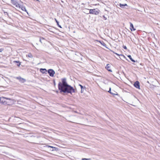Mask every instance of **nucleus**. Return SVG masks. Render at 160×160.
<instances>
[{
    "label": "nucleus",
    "mask_w": 160,
    "mask_h": 160,
    "mask_svg": "<svg viewBox=\"0 0 160 160\" xmlns=\"http://www.w3.org/2000/svg\"><path fill=\"white\" fill-rule=\"evenodd\" d=\"M111 94H113V95H118V94H117V92H115V91H114L113 90L111 92Z\"/></svg>",
    "instance_id": "2eb2a0df"
},
{
    "label": "nucleus",
    "mask_w": 160,
    "mask_h": 160,
    "mask_svg": "<svg viewBox=\"0 0 160 160\" xmlns=\"http://www.w3.org/2000/svg\"><path fill=\"white\" fill-rule=\"evenodd\" d=\"M159 95H160V93L159 94Z\"/></svg>",
    "instance_id": "7c9ffc66"
},
{
    "label": "nucleus",
    "mask_w": 160,
    "mask_h": 160,
    "mask_svg": "<svg viewBox=\"0 0 160 160\" xmlns=\"http://www.w3.org/2000/svg\"><path fill=\"white\" fill-rule=\"evenodd\" d=\"M99 42L101 43V44L103 45V46H104L105 45V44L103 42L102 43L100 41Z\"/></svg>",
    "instance_id": "b1692460"
},
{
    "label": "nucleus",
    "mask_w": 160,
    "mask_h": 160,
    "mask_svg": "<svg viewBox=\"0 0 160 160\" xmlns=\"http://www.w3.org/2000/svg\"><path fill=\"white\" fill-rule=\"evenodd\" d=\"M2 10L3 11V12L5 13V15H8V13L7 12H5L3 10Z\"/></svg>",
    "instance_id": "5701e85b"
},
{
    "label": "nucleus",
    "mask_w": 160,
    "mask_h": 160,
    "mask_svg": "<svg viewBox=\"0 0 160 160\" xmlns=\"http://www.w3.org/2000/svg\"><path fill=\"white\" fill-rule=\"evenodd\" d=\"M48 72L49 75L52 77H53L54 74H55V71L52 69H49L48 70Z\"/></svg>",
    "instance_id": "20e7f679"
},
{
    "label": "nucleus",
    "mask_w": 160,
    "mask_h": 160,
    "mask_svg": "<svg viewBox=\"0 0 160 160\" xmlns=\"http://www.w3.org/2000/svg\"><path fill=\"white\" fill-rule=\"evenodd\" d=\"M123 48L124 49H127V47H126V46H123Z\"/></svg>",
    "instance_id": "a878e982"
},
{
    "label": "nucleus",
    "mask_w": 160,
    "mask_h": 160,
    "mask_svg": "<svg viewBox=\"0 0 160 160\" xmlns=\"http://www.w3.org/2000/svg\"><path fill=\"white\" fill-rule=\"evenodd\" d=\"M89 13L97 15L99 14V12L96 9H90L89 10Z\"/></svg>",
    "instance_id": "7ed1b4c3"
},
{
    "label": "nucleus",
    "mask_w": 160,
    "mask_h": 160,
    "mask_svg": "<svg viewBox=\"0 0 160 160\" xmlns=\"http://www.w3.org/2000/svg\"><path fill=\"white\" fill-rule=\"evenodd\" d=\"M37 1H38V0H36Z\"/></svg>",
    "instance_id": "c756f323"
},
{
    "label": "nucleus",
    "mask_w": 160,
    "mask_h": 160,
    "mask_svg": "<svg viewBox=\"0 0 160 160\" xmlns=\"http://www.w3.org/2000/svg\"><path fill=\"white\" fill-rule=\"evenodd\" d=\"M11 2L17 7H20V5L18 2L15 0H11Z\"/></svg>",
    "instance_id": "39448f33"
},
{
    "label": "nucleus",
    "mask_w": 160,
    "mask_h": 160,
    "mask_svg": "<svg viewBox=\"0 0 160 160\" xmlns=\"http://www.w3.org/2000/svg\"><path fill=\"white\" fill-rule=\"evenodd\" d=\"M19 8H21L22 11L26 12L27 14H28V12L25 7L20 5V7H19Z\"/></svg>",
    "instance_id": "6e6552de"
},
{
    "label": "nucleus",
    "mask_w": 160,
    "mask_h": 160,
    "mask_svg": "<svg viewBox=\"0 0 160 160\" xmlns=\"http://www.w3.org/2000/svg\"><path fill=\"white\" fill-rule=\"evenodd\" d=\"M27 57H28L30 58H32L33 57V55L31 53H29L28 54L26 55Z\"/></svg>",
    "instance_id": "f8f14e48"
},
{
    "label": "nucleus",
    "mask_w": 160,
    "mask_h": 160,
    "mask_svg": "<svg viewBox=\"0 0 160 160\" xmlns=\"http://www.w3.org/2000/svg\"><path fill=\"white\" fill-rule=\"evenodd\" d=\"M44 40H45L43 38H41L40 39L39 41L41 43H42L43 42V41H44Z\"/></svg>",
    "instance_id": "f3484780"
},
{
    "label": "nucleus",
    "mask_w": 160,
    "mask_h": 160,
    "mask_svg": "<svg viewBox=\"0 0 160 160\" xmlns=\"http://www.w3.org/2000/svg\"><path fill=\"white\" fill-rule=\"evenodd\" d=\"M81 92L82 93L83 92V90H82V89H81Z\"/></svg>",
    "instance_id": "c85d7f7f"
},
{
    "label": "nucleus",
    "mask_w": 160,
    "mask_h": 160,
    "mask_svg": "<svg viewBox=\"0 0 160 160\" xmlns=\"http://www.w3.org/2000/svg\"><path fill=\"white\" fill-rule=\"evenodd\" d=\"M102 17L105 20H107V18L104 15H103Z\"/></svg>",
    "instance_id": "412c9836"
},
{
    "label": "nucleus",
    "mask_w": 160,
    "mask_h": 160,
    "mask_svg": "<svg viewBox=\"0 0 160 160\" xmlns=\"http://www.w3.org/2000/svg\"><path fill=\"white\" fill-rule=\"evenodd\" d=\"M40 71L43 74L46 73V72L47 71V70L45 69H43V68H41L40 69Z\"/></svg>",
    "instance_id": "1a4fd4ad"
},
{
    "label": "nucleus",
    "mask_w": 160,
    "mask_h": 160,
    "mask_svg": "<svg viewBox=\"0 0 160 160\" xmlns=\"http://www.w3.org/2000/svg\"><path fill=\"white\" fill-rule=\"evenodd\" d=\"M4 50V49L3 48H1L0 49V52H2Z\"/></svg>",
    "instance_id": "393cba45"
},
{
    "label": "nucleus",
    "mask_w": 160,
    "mask_h": 160,
    "mask_svg": "<svg viewBox=\"0 0 160 160\" xmlns=\"http://www.w3.org/2000/svg\"><path fill=\"white\" fill-rule=\"evenodd\" d=\"M127 5L126 4H120V7L121 8H123L124 7V6H127Z\"/></svg>",
    "instance_id": "4468645a"
},
{
    "label": "nucleus",
    "mask_w": 160,
    "mask_h": 160,
    "mask_svg": "<svg viewBox=\"0 0 160 160\" xmlns=\"http://www.w3.org/2000/svg\"><path fill=\"white\" fill-rule=\"evenodd\" d=\"M113 52L115 53V54H116V55H117L118 56H120V55L117 54V53H115L114 52Z\"/></svg>",
    "instance_id": "cd10ccee"
},
{
    "label": "nucleus",
    "mask_w": 160,
    "mask_h": 160,
    "mask_svg": "<svg viewBox=\"0 0 160 160\" xmlns=\"http://www.w3.org/2000/svg\"><path fill=\"white\" fill-rule=\"evenodd\" d=\"M79 85L80 86V87L81 88V89H84V88L82 86V85H81L80 84H79Z\"/></svg>",
    "instance_id": "4be33fe9"
},
{
    "label": "nucleus",
    "mask_w": 160,
    "mask_h": 160,
    "mask_svg": "<svg viewBox=\"0 0 160 160\" xmlns=\"http://www.w3.org/2000/svg\"><path fill=\"white\" fill-rule=\"evenodd\" d=\"M110 65L109 64H108L106 66V68L109 71H110V72H112V71L111 69H110Z\"/></svg>",
    "instance_id": "9d476101"
},
{
    "label": "nucleus",
    "mask_w": 160,
    "mask_h": 160,
    "mask_svg": "<svg viewBox=\"0 0 160 160\" xmlns=\"http://www.w3.org/2000/svg\"><path fill=\"white\" fill-rule=\"evenodd\" d=\"M16 62L18 63V64H17V66H19L20 65L21 63H20L19 62V61H16Z\"/></svg>",
    "instance_id": "6ab92c4d"
},
{
    "label": "nucleus",
    "mask_w": 160,
    "mask_h": 160,
    "mask_svg": "<svg viewBox=\"0 0 160 160\" xmlns=\"http://www.w3.org/2000/svg\"><path fill=\"white\" fill-rule=\"evenodd\" d=\"M108 92L111 93V88H109V90L108 91Z\"/></svg>",
    "instance_id": "bb28decb"
},
{
    "label": "nucleus",
    "mask_w": 160,
    "mask_h": 160,
    "mask_svg": "<svg viewBox=\"0 0 160 160\" xmlns=\"http://www.w3.org/2000/svg\"><path fill=\"white\" fill-rule=\"evenodd\" d=\"M8 100H11V99L10 98H6L4 97H1L0 98V102L3 104H8Z\"/></svg>",
    "instance_id": "f03ea898"
},
{
    "label": "nucleus",
    "mask_w": 160,
    "mask_h": 160,
    "mask_svg": "<svg viewBox=\"0 0 160 160\" xmlns=\"http://www.w3.org/2000/svg\"><path fill=\"white\" fill-rule=\"evenodd\" d=\"M17 78L18 79L19 81L22 83H24L26 81L25 79L22 78L20 77H18Z\"/></svg>",
    "instance_id": "0eeeda50"
},
{
    "label": "nucleus",
    "mask_w": 160,
    "mask_h": 160,
    "mask_svg": "<svg viewBox=\"0 0 160 160\" xmlns=\"http://www.w3.org/2000/svg\"><path fill=\"white\" fill-rule=\"evenodd\" d=\"M91 158H82V160H91Z\"/></svg>",
    "instance_id": "a211bd4d"
},
{
    "label": "nucleus",
    "mask_w": 160,
    "mask_h": 160,
    "mask_svg": "<svg viewBox=\"0 0 160 160\" xmlns=\"http://www.w3.org/2000/svg\"><path fill=\"white\" fill-rule=\"evenodd\" d=\"M62 82H59L58 84V88L60 92L70 93L75 92V90L73 88L68 84L67 82V79L65 78L61 79Z\"/></svg>",
    "instance_id": "f257e3e1"
},
{
    "label": "nucleus",
    "mask_w": 160,
    "mask_h": 160,
    "mask_svg": "<svg viewBox=\"0 0 160 160\" xmlns=\"http://www.w3.org/2000/svg\"><path fill=\"white\" fill-rule=\"evenodd\" d=\"M130 29L131 31H135L136 30V29H135L134 28L133 25V24L131 22H130Z\"/></svg>",
    "instance_id": "9b49d317"
},
{
    "label": "nucleus",
    "mask_w": 160,
    "mask_h": 160,
    "mask_svg": "<svg viewBox=\"0 0 160 160\" xmlns=\"http://www.w3.org/2000/svg\"><path fill=\"white\" fill-rule=\"evenodd\" d=\"M55 20L56 22H57V24L58 25V27H60L61 28H62L61 26L60 25H59V22L57 20V19L56 18L55 19Z\"/></svg>",
    "instance_id": "dca6fc26"
},
{
    "label": "nucleus",
    "mask_w": 160,
    "mask_h": 160,
    "mask_svg": "<svg viewBox=\"0 0 160 160\" xmlns=\"http://www.w3.org/2000/svg\"><path fill=\"white\" fill-rule=\"evenodd\" d=\"M128 57L129 58V59L131 60V61H132L133 62H135V61L132 58L131 55H128Z\"/></svg>",
    "instance_id": "ddd939ff"
},
{
    "label": "nucleus",
    "mask_w": 160,
    "mask_h": 160,
    "mask_svg": "<svg viewBox=\"0 0 160 160\" xmlns=\"http://www.w3.org/2000/svg\"><path fill=\"white\" fill-rule=\"evenodd\" d=\"M46 147L48 148H55V147H52V146H49V145H47L46 146Z\"/></svg>",
    "instance_id": "aec40b11"
},
{
    "label": "nucleus",
    "mask_w": 160,
    "mask_h": 160,
    "mask_svg": "<svg viewBox=\"0 0 160 160\" xmlns=\"http://www.w3.org/2000/svg\"><path fill=\"white\" fill-rule=\"evenodd\" d=\"M135 87L138 89H140V84L138 81H136L134 84Z\"/></svg>",
    "instance_id": "423d86ee"
}]
</instances>
